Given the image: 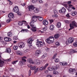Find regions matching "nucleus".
<instances>
[{
	"label": "nucleus",
	"mask_w": 77,
	"mask_h": 77,
	"mask_svg": "<svg viewBox=\"0 0 77 77\" xmlns=\"http://www.w3.org/2000/svg\"><path fill=\"white\" fill-rule=\"evenodd\" d=\"M54 41V38L53 37H50L46 40V42L48 44H52Z\"/></svg>",
	"instance_id": "f257e3e1"
},
{
	"label": "nucleus",
	"mask_w": 77,
	"mask_h": 77,
	"mask_svg": "<svg viewBox=\"0 0 77 77\" xmlns=\"http://www.w3.org/2000/svg\"><path fill=\"white\" fill-rule=\"evenodd\" d=\"M36 44L38 47H42L43 45H44V43L42 41H39V40L38 39L37 40Z\"/></svg>",
	"instance_id": "f03ea898"
},
{
	"label": "nucleus",
	"mask_w": 77,
	"mask_h": 77,
	"mask_svg": "<svg viewBox=\"0 0 77 77\" xmlns=\"http://www.w3.org/2000/svg\"><path fill=\"white\" fill-rule=\"evenodd\" d=\"M26 58V57H24L22 58V61H20L19 62V64L20 66H23L24 65V62H26V59H24Z\"/></svg>",
	"instance_id": "7ed1b4c3"
},
{
	"label": "nucleus",
	"mask_w": 77,
	"mask_h": 77,
	"mask_svg": "<svg viewBox=\"0 0 77 77\" xmlns=\"http://www.w3.org/2000/svg\"><path fill=\"white\" fill-rule=\"evenodd\" d=\"M69 26L70 28H72V29H74V26L77 27V25L76 24V22L75 21H72V23L70 24Z\"/></svg>",
	"instance_id": "20e7f679"
},
{
	"label": "nucleus",
	"mask_w": 77,
	"mask_h": 77,
	"mask_svg": "<svg viewBox=\"0 0 77 77\" xmlns=\"http://www.w3.org/2000/svg\"><path fill=\"white\" fill-rule=\"evenodd\" d=\"M39 17L38 16L36 15L33 16L32 17V20L31 21H33V22H36L37 21L38 18Z\"/></svg>",
	"instance_id": "39448f33"
},
{
	"label": "nucleus",
	"mask_w": 77,
	"mask_h": 77,
	"mask_svg": "<svg viewBox=\"0 0 77 77\" xmlns=\"http://www.w3.org/2000/svg\"><path fill=\"white\" fill-rule=\"evenodd\" d=\"M48 65V63L46 64L45 66H44V67H41L39 69V70H40V71H43V70H44L46 69V68L47 67V66Z\"/></svg>",
	"instance_id": "423d86ee"
},
{
	"label": "nucleus",
	"mask_w": 77,
	"mask_h": 77,
	"mask_svg": "<svg viewBox=\"0 0 77 77\" xmlns=\"http://www.w3.org/2000/svg\"><path fill=\"white\" fill-rule=\"evenodd\" d=\"M66 12V9L64 7H63L61 10L59 11V12L61 14H64Z\"/></svg>",
	"instance_id": "0eeeda50"
},
{
	"label": "nucleus",
	"mask_w": 77,
	"mask_h": 77,
	"mask_svg": "<svg viewBox=\"0 0 77 77\" xmlns=\"http://www.w3.org/2000/svg\"><path fill=\"white\" fill-rule=\"evenodd\" d=\"M13 11L14 12H18L19 11V9H18V8L17 6H15L14 8Z\"/></svg>",
	"instance_id": "6e6552de"
},
{
	"label": "nucleus",
	"mask_w": 77,
	"mask_h": 77,
	"mask_svg": "<svg viewBox=\"0 0 77 77\" xmlns=\"http://www.w3.org/2000/svg\"><path fill=\"white\" fill-rule=\"evenodd\" d=\"M74 41V38L72 37H70L68 39V42L69 43H72Z\"/></svg>",
	"instance_id": "1a4fd4ad"
},
{
	"label": "nucleus",
	"mask_w": 77,
	"mask_h": 77,
	"mask_svg": "<svg viewBox=\"0 0 77 77\" xmlns=\"http://www.w3.org/2000/svg\"><path fill=\"white\" fill-rule=\"evenodd\" d=\"M41 51L40 50H37L36 51V53L35 54V55L36 56H39V54H41Z\"/></svg>",
	"instance_id": "9d476101"
},
{
	"label": "nucleus",
	"mask_w": 77,
	"mask_h": 77,
	"mask_svg": "<svg viewBox=\"0 0 77 77\" xmlns=\"http://www.w3.org/2000/svg\"><path fill=\"white\" fill-rule=\"evenodd\" d=\"M0 59H1V53H0ZM4 61L1 60L0 59V67H2V66H3V64H4Z\"/></svg>",
	"instance_id": "9b49d317"
},
{
	"label": "nucleus",
	"mask_w": 77,
	"mask_h": 77,
	"mask_svg": "<svg viewBox=\"0 0 77 77\" xmlns=\"http://www.w3.org/2000/svg\"><path fill=\"white\" fill-rule=\"evenodd\" d=\"M25 46L24 44L23 43H20L19 45V47L20 48H24V47Z\"/></svg>",
	"instance_id": "f8f14e48"
},
{
	"label": "nucleus",
	"mask_w": 77,
	"mask_h": 77,
	"mask_svg": "<svg viewBox=\"0 0 77 77\" xmlns=\"http://www.w3.org/2000/svg\"><path fill=\"white\" fill-rule=\"evenodd\" d=\"M75 69H69V72L72 74H74L75 73Z\"/></svg>",
	"instance_id": "ddd939ff"
},
{
	"label": "nucleus",
	"mask_w": 77,
	"mask_h": 77,
	"mask_svg": "<svg viewBox=\"0 0 77 77\" xmlns=\"http://www.w3.org/2000/svg\"><path fill=\"white\" fill-rule=\"evenodd\" d=\"M23 23L24 24H25V23H26V24H27V22L26 21H23L22 22H19L18 23V24L20 26H22Z\"/></svg>",
	"instance_id": "4468645a"
},
{
	"label": "nucleus",
	"mask_w": 77,
	"mask_h": 77,
	"mask_svg": "<svg viewBox=\"0 0 77 77\" xmlns=\"http://www.w3.org/2000/svg\"><path fill=\"white\" fill-rule=\"evenodd\" d=\"M14 17V14L12 13H10L8 15V17L10 18H12Z\"/></svg>",
	"instance_id": "2eb2a0df"
},
{
	"label": "nucleus",
	"mask_w": 77,
	"mask_h": 77,
	"mask_svg": "<svg viewBox=\"0 0 77 77\" xmlns=\"http://www.w3.org/2000/svg\"><path fill=\"white\" fill-rule=\"evenodd\" d=\"M33 12L35 13H38L39 12V10L38 9L36 8H35L33 9Z\"/></svg>",
	"instance_id": "dca6fc26"
},
{
	"label": "nucleus",
	"mask_w": 77,
	"mask_h": 77,
	"mask_svg": "<svg viewBox=\"0 0 77 77\" xmlns=\"http://www.w3.org/2000/svg\"><path fill=\"white\" fill-rule=\"evenodd\" d=\"M32 41H33V40H32V38H30L28 40L27 42L28 44H31L32 43Z\"/></svg>",
	"instance_id": "f3484780"
},
{
	"label": "nucleus",
	"mask_w": 77,
	"mask_h": 77,
	"mask_svg": "<svg viewBox=\"0 0 77 77\" xmlns=\"http://www.w3.org/2000/svg\"><path fill=\"white\" fill-rule=\"evenodd\" d=\"M60 65H62V66H66V65H67V63L64 62H60Z\"/></svg>",
	"instance_id": "a211bd4d"
},
{
	"label": "nucleus",
	"mask_w": 77,
	"mask_h": 77,
	"mask_svg": "<svg viewBox=\"0 0 77 77\" xmlns=\"http://www.w3.org/2000/svg\"><path fill=\"white\" fill-rule=\"evenodd\" d=\"M71 14L72 16H75L77 14V12L75 11H73L71 12Z\"/></svg>",
	"instance_id": "6ab92c4d"
},
{
	"label": "nucleus",
	"mask_w": 77,
	"mask_h": 77,
	"mask_svg": "<svg viewBox=\"0 0 77 77\" xmlns=\"http://www.w3.org/2000/svg\"><path fill=\"white\" fill-rule=\"evenodd\" d=\"M27 60V62L29 63H34V62H33V61L30 58L28 59Z\"/></svg>",
	"instance_id": "aec40b11"
},
{
	"label": "nucleus",
	"mask_w": 77,
	"mask_h": 77,
	"mask_svg": "<svg viewBox=\"0 0 77 77\" xmlns=\"http://www.w3.org/2000/svg\"><path fill=\"white\" fill-rule=\"evenodd\" d=\"M32 28L31 29V30L32 31V32H36V28L35 27H32Z\"/></svg>",
	"instance_id": "412c9836"
},
{
	"label": "nucleus",
	"mask_w": 77,
	"mask_h": 77,
	"mask_svg": "<svg viewBox=\"0 0 77 77\" xmlns=\"http://www.w3.org/2000/svg\"><path fill=\"white\" fill-rule=\"evenodd\" d=\"M35 8L33 5H30L29 6V11L30 10H33V8Z\"/></svg>",
	"instance_id": "4be33fe9"
},
{
	"label": "nucleus",
	"mask_w": 77,
	"mask_h": 77,
	"mask_svg": "<svg viewBox=\"0 0 77 77\" xmlns=\"http://www.w3.org/2000/svg\"><path fill=\"white\" fill-rule=\"evenodd\" d=\"M43 25H45V26H46V25H47L48 24V21L47 20H43Z\"/></svg>",
	"instance_id": "5701e85b"
},
{
	"label": "nucleus",
	"mask_w": 77,
	"mask_h": 77,
	"mask_svg": "<svg viewBox=\"0 0 77 77\" xmlns=\"http://www.w3.org/2000/svg\"><path fill=\"white\" fill-rule=\"evenodd\" d=\"M35 62L37 65H39L40 64V61L39 60H35Z\"/></svg>",
	"instance_id": "b1692460"
},
{
	"label": "nucleus",
	"mask_w": 77,
	"mask_h": 77,
	"mask_svg": "<svg viewBox=\"0 0 77 77\" xmlns=\"http://www.w3.org/2000/svg\"><path fill=\"white\" fill-rule=\"evenodd\" d=\"M6 51L8 53H10L11 52V49L10 48H7L6 49Z\"/></svg>",
	"instance_id": "393cba45"
},
{
	"label": "nucleus",
	"mask_w": 77,
	"mask_h": 77,
	"mask_svg": "<svg viewBox=\"0 0 77 77\" xmlns=\"http://www.w3.org/2000/svg\"><path fill=\"white\" fill-rule=\"evenodd\" d=\"M61 26V23L60 22H58L57 24V27H58V28H60Z\"/></svg>",
	"instance_id": "a878e982"
},
{
	"label": "nucleus",
	"mask_w": 77,
	"mask_h": 77,
	"mask_svg": "<svg viewBox=\"0 0 77 77\" xmlns=\"http://www.w3.org/2000/svg\"><path fill=\"white\" fill-rule=\"evenodd\" d=\"M59 36H60V35L57 34L55 35H54V37L55 39H57L58 38H59Z\"/></svg>",
	"instance_id": "bb28decb"
},
{
	"label": "nucleus",
	"mask_w": 77,
	"mask_h": 77,
	"mask_svg": "<svg viewBox=\"0 0 77 77\" xmlns=\"http://www.w3.org/2000/svg\"><path fill=\"white\" fill-rule=\"evenodd\" d=\"M52 68L53 71H56L57 69V67L56 66H52Z\"/></svg>",
	"instance_id": "cd10ccee"
},
{
	"label": "nucleus",
	"mask_w": 77,
	"mask_h": 77,
	"mask_svg": "<svg viewBox=\"0 0 77 77\" xmlns=\"http://www.w3.org/2000/svg\"><path fill=\"white\" fill-rule=\"evenodd\" d=\"M32 23H35V22H33V20H31V22L30 23V25L31 26V27H34V25H33V24Z\"/></svg>",
	"instance_id": "c85d7f7f"
},
{
	"label": "nucleus",
	"mask_w": 77,
	"mask_h": 77,
	"mask_svg": "<svg viewBox=\"0 0 77 77\" xmlns=\"http://www.w3.org/2000/svg\"><path fill=\"white\" fill-rule=\"evenodd\" d=\"M54 25H51L50 27V29L51 30H53V29H54Z\"/></svg>",
	"instance_id": "c756f323"
},
{
	"label": "nucleus",
	"mask_w": 77,
	"mask_h": 77,
	"mask_svg": "<svg viewBox=\"0 0 77 77\" xmlns=\"http://www.w3.org/2000/svg\"><path fill=\"white\" fill-rule=\"evenodd\" d=\"M17 54H19V55H20V56H23V53L20 51H17Z\"/></svg>",
	"instance_id": "7c9ffc66"
},
{
	"label": "nucleus",
	"mask_w": 77,
	"mask_h": 77,
	"mask_svg": "<svg viewBox=\"0 0 77 77\" xmlns=\"http://www.w3.org/2000/svg\"><path fill=\"white\" fill-rule=\"evenodd\" d=\"M8 37H11L12 35V34L11 32H9L8 33Z\"/></svg>",
	"instance_id": "2f4dec72"
},
{
	"label": "nucleus",
	"mask_w": 77,
	"mask_h": 77,
	"mask_svg": "<svg viewBox=\"0 0 77 77\" xmlns=\"http://www.w3.org/2000/svg\"><path fill=\"white\" fill-rule=\"evenodd\" d=\"M26 31V32H29V30L27 29H22L21 32H25Z\"/></svg>",
	"instance_id": "473e14b6"
},
{
	"label": "nucleus",
	"mask_w": 77,
	"mask_h": 77,
	"mask_svg": "<svg viewBox=\"0 0 77 77\" xmlns=\"http://www.w3.org/2000/svg\"><path fill=\"white\" fill-rule=\"evenodd\" d=\"M18 47L17 46H15L13 47V49L14 50H17V49H18Z\"/></svg>",
	"instance_id": "72a5a7b5"
},
{
	"label": "nucleus",
	"mask_w": 77,
	"mask_h": 77,
	"mask_svg": "<svg viewBox=\"0 0 77 77\" xmlns=\"http://www.w3.org/2000/svg\"><path fill=\"white\" fill-rule=\"evenodd\" d=\"M36 67L34 66H32L30 67V69L32 70H34V69H36Z\"/></svg>",
	"instance_id": "f704fd0d"
},
{
	"label": "nucleus",
	"mask_w": 77,
	"mask_h": 77,
	"mask_svg": "<svg viewBox=\"0 0 77 77\" xmlns=\"http://www.w3.org/2000/svg\"><path fill=\"white\" fill-rule=\"evenodd\" d=\"M38 71V68H37L34 71V73L36 74Z\"/></svg>",
	"instance_id": "c9c22d12"
},
{
	"label": "nucleus",
	"mask_w": 77,
	"mask_h": 77,
	"mask_svg": "<svg viewBox=\"0 0 77 77\" xmlns=\"http://www.w3.org/2000/svg\"><path fill=\"white\" fill-rule=\"evenodd\" d=\"M55 62L56 63L58 62H59V59L55 58Z\"/></svg>",
	"instance_id": "e433bc0d"
},
{
	"label": "nucleus",
	"mask_w": 77,
	"mask_h": 77,
	"mask_svg": "<svg viewBox=\"0 0 77 77\" xmlns=\"http://www.w3.org/2000/svg\"><path fill=\"white\" fill-rule=\"evenodd\" d=\"M44 18H43V17H40L39 18V20L40 21H42V20H43Z\"/></svg>",
	"instance_id": "4c0bfd02"
},
{
	"label": "nucleus",
	"mask_w": 77,
	"mask_h": 77,
	"mask_svg": "<svg viewBox=\"0 0 77 77\" xmlns=\"http://www.w3.org/2000/svg\"><path fill=\"white\" fill-rule=\"evenodd\" d=\"M4 40L6 42H8V37L5 38Z\"/></svg>",
	"instance_id": "58836bf2"
},
{
	"label": "nucleus",
	"mask_w": 77,
	"mask_h": 77,
	"mask_svg": "<svg viewBox=\"0 0 77 77\" xmlns=\"http://www.w3.org/2000/svg\"><path fill=\"white\" fill-rule=\"evenodd\" d=\"M56 56H57V53L54 54L53 56V59H55V58H56Z\"/></svg>",
	"instance_id": "ea45409f"
},
{
	"label": "nucleus",
	"mask_w": 77,
	"mask_h": 77,
	"mask_svg": "<svg viewBox=\"0 0 77 77\" xmlns=\"http://www.w3.org/2000/svg\"><path fill=\"white\" fill-rule=\"evenodd\" d=\"M55 44L56 46H59V45H60V44H59V42H56Z\"/></svg>",
	"instance_id": "a19ab883"
},
{
	"label": "nucleus",
	"mask_w": 77,
	"mask_h": 77,
	"mask_svg": "<svg viewBox=\"0 0 77 77\" xmlns=\"http://www.w3.org/2000/svg\"><path fill=\"white\" fill-rule=\"evenodd\" d=\"M48 69L49 70V71H51L52 70H53V69H52V67H49L48 68Z\"/></svg>",
	"instance_id": "79ce46f5"
},
{
	"label": "nucleus",
	"mask_w": 77,
	"mask_h": 77,
	"mask_svg": "<svg viewBox=\"0 0 77 77\" xmlns=\"http://www.w3.org/2000/svg\"><path fill=\"white\" fill-rule=\"evenodd\" d=\"M65 23H67V24H69V23H70L71 22V21H68V20H66L65 21Z\"/></svg>",
	"instance_id": "37998d69"
},
{
	"label": "nucleus",
	"mask_w": 77,
	"mask_h": 77,
	"mask_svg": "<svg viewBox=\"0 0 77 77\" xmlns=\"http://www.w3.org/2000/svg\"><path fill=\"white\" fill-rule=\"evenodd\" d=\"M73 45L75 47H77V42H75L73 43Z\"/></svg>",
	"instance_id": "c03bdc74"
},
{
	"label": "nucleus",
	"mask_w": 77,
	"mask_h": 77,
	"mask_svg": "<svg viewBox=\"0 0 77 77\" xmlns=\"http://www.w3.org/2000/svg\"><path fill=\"white\" fill-rule=\"evenodd\" d=\"M72 50H71V51L69 52V54H72V53H74V52H73V51H72Z\"/></svg>",
	"instance_id": "a18cd8bd"
},
{
	"label": "nucleus",
	"mask_w": 77,
	"mask_h": 77,
	"mask_svg": "<svg viewBox=\"0 0 77 77\" xmlns=\"http://www.w3.org/2000/svg\"><path fill=\"white\" fill-rule=\"evenodd\" d=\"M54 14H57V10H54Z\"/></svg>",
	"instance_id": "49530a36"
},
{
	"label": "nucleus",
	"mask_w": 77,
	"mask_h": 77,
	"mask_svg": "<svg viewBox=\"0 0 77 77\" xmlns=\"http://www.w3.org/2000/svg\"><path fill=\"white\" fill-rule=\"evenodd\" d=\"M8 2H9L10 5H12V3H13L10 0H8Z\"/></svg>",
	"instance_id": "de8ad7c7"
},
{
	"label": "nucleus",
	"mask_w": 77,
	"mask_h": 77,
	"mask_svg": "<svg viewBox=\"0 0 77 77\" xmlns=\"http://www.w3.org/2000/svg\"><path fill=\"white\" fill-rule=\"evenodd\" d=\"M37 2V0H32V3H35Z\"/></svg>",
	"instance_id": "09e8293b"
},
{
	"label": "nucleus",
	"mask_w": 77,
	"mask_h": 77,
	"mask_svg": "<svg viewBox=\"0 0 77 77\" xmlns=\"http://www.w3.org/2000/svg\"><path fill=\"white\" fill-rule=\"evenodd\" d=\"M45 49L46 51H49V48H45Z\"/></svg>",
	"instance_id": "8fccbe9b"
},
{
	"label": "nucleus",
	"mask_w": 77,
	"mask_h": 77,
	"mask_svg": "<svg viewBox=\"0 0 77 77\" xmlns=\"http://www.w3.org/2000/svg\"><path fill=\"white\" fill-rule=\"evenodd\" d=\"M38 1L40 3H43V2L42 0H38Z\"/></svg>",
	"instance_id": "3c124183"
},
{
	"label": "nucleus",
	"mask_w": 77,
	"mask_h": 77,
	"mask_svg": "<svg viewBox=\"0 0 77 77\" xmlns=\"http://www.w3.org/2000/svg\"><path fill=\"white\" fill-rule=\"evenodd\" d=\"M18 62V61L17 60H16V61H13L12 63V64H15V63H16L17 62Z\"/></svg>",
	"instance_id": "603ef678"
},
{
	"label": "nucleus",
	"mask_w": 77,
	"mask_h": 77,
	"mask_svg": "<svg viewBox=\"0 0 77 77\" xmlns=\"http://www.w3.org/2000/svg\"><path fill=\"white\" fill-rule=\"evenodd\" d=\"M47 27H45L42 29L43 30H44V31H45V30H47Z\"/></svg>",
	"instance_id": "864d4df0"
},
{
	"label": "nucleus",
	"mask_w": 77,
	"mask_h": 77,
	"mask_svg": "<svg viewBox=\"0 0 77 77\" xmlns=\"http://www.w3.org/2000/svg\"><path fill=\"white\" fill-rule=\"evenodd\" d=\"M31 75V70L30 69L29 71V76Z\"/></svg>",
	"instance_id": "5fc2aeb1"
},
{
	"label": "nucleus",
	"mask_w": 77,
	"mask_h": 77,
	"mask_svg": "<svg viewBox=\"0 0 77 77\" xmlns=\"http://www.w3.org/2000/svg\"><path fill=\"white\" fill-rule=\"evenodd\" d=\"M46 56H47V55L45 54L42 56V58H44V57H46Z\"/></svg>",
	"instance_id": "6e6d98bb"
},
{
	"label": "nucleus",
	"mask_w": 77,
	"mask_h": 77,
	"mask_svg": "<svg viewBox=\"0 0 77 77\" xmlns=\"http://www.w3.org/2000/svg\"><path fill=\"white\" fill-rule=\"evenodd\" d=\"M11 60V58L6 60V61H7V62H10Z\"/></svg>",
	"instance_id": "4d7b16f0"
},
{
	"label": "nucleus",
	"mask_w": 77,
	"mask_h": 77,
	"mask_svg": "<svg viewBox=\"0 0 77 77\" xmlns=\"http://www.w3.org/2000/svg\"><path fill=\"white\" fill-rule=\"evenodd\" d=\"M65 7L66 8V9H69V6H67V5H65Z\"/></svg>",
	"instance_id": "13d9d810"
},
{
	"label": "nucleus",
	"mask_w": 77,
	"mask_h": 77,
	"mask_svg": "<svg viewBox=\"0 0 77 77\" xmlns=\"http://www.w3.org/2000/svg\"><path fill=\"white\" fill-rule=\"evenodd\" d=\"M11 21V19H8L7 20V23H9Z\"/></svg>",
	"instance_id": "bf43d9fd"
},
{
	"label": "nucleus",
	"mask_w": 77,
	"mask_h": 77,
	"mask_svg": "<svg viewBox=\"0 0 77 77\" xmlns=\"http://www.w3.org/2000/svg\"><path fill=\"white\" fill-rule=\"evenodd\" d=\"M13 39L14 40H17V38L16 36H14V37Z\"/></svg>",
	"instance_id": "052dcab7"
},
{
	"label": "nucleus",
	"mask_w": 77,
	"mask_h": 77,
	"mask_svg": "<svg viewBox=\"0 0 77 77\" xmlns=\"http://www.w3.org/2000/svg\"><path fill=\"white\" fill-rule=\"evenodd\" d=\"M69 14L68 13L66 15V16L67 17H69Z\"/></svg>",
	"instance_id": "680f3d73"
},
{
	"label": "nucleus",
	"mask_w": 77,
	"mask_h": 77,
	"mask_svg": "<svg viewBox=\"0 0 77 77\" xmlns=\"http://www.w3.org/2000/svg\"><path fill=\"white\" fill-rule=\"evenodd\" d=\"M50 23H53V20L51 19L50 20Z\"/></svg>",
	"instance_id": "e2e57ef3"
},
{
	"label": "nucleus",
	"mask_w": 77,
	"mask_h": 77,
	"mask_svg": "<svg viewBox=\"0 0 77 77\" xmlns=\"http://www.w3.org/2000/svg\"><path fill=\"white\" fill-rule=\"evenodd\" d=\"M11 40H12V39L11 38H8V41H11Z\"/></svg>",
	"instance_id": "0e129e2a"
},
{
	"label": "nucleus",
	"mask_w": 77,
	"mask_h": 77,
	"mask_svg": "<svg viewBox=\"0 0 77 77\" xmlns=\"http://www.w3.org/2000/svg\"><path fill=\"white\" fill-rule=\"evenodd\" d=\"M18 15H21V13L20 12H18L17 13Z\"/></svg>",
	"instance_id": "69168bd1"
},
{
	"label": "nucleus",
	"mask_w": 77,
	"mask_h": 77,
	"mask_svg": "<svg viewBox=\"0 0 77 77\" xmlns=\"http://www.w3.org/2000/svg\"><path fill=\"white\" fill-rule=\"evenodd\" d=\"M45 6L47 7V6H48V4H47V3L45 4Z\"/></svg>",
	"instance_id": "338daca9"
},
{
	"label": "nucleus",
	"mask_w": 77,
	"mask_h": 77,
	"mask_svg": "<svg viewBox=\"0 0 77 77\" xmlns=\"http://www.w3.org/2000/svg\"><path fill=\"white\" fill-rule=\"evenodd\" d=\"M67 3L69 5V4H71V1H69Z\"/></svg>",
	"instance_id": "774afa93"
}]
</instances>
